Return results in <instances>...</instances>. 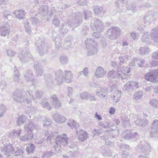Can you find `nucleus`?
Instances as JSON below:
<instances>
[{"label": "nucleus", "mask_w": 158, "mask_h": 158, "mask_svg": "<svg viewBox=\"0 0 158 158\" xmlns=\"http://www.w3.org/2000/svg\"><path fill=\"white\" fill-rule=\"evenodd\" d=\"M33 137V135L32 133L27 132L24 135H22L20 137V139L22 142L26 141L28 140H30Z\"/></svg>", "instance_id": "nucleus-28"}, {"label": "nucleus", "mask_w": 158, "mask_h": 158, "mask_svg": "<svg viewBox=\"0 0 158 158\" xmlns=\"http://www.w3.org/2000/svg\"><path fill=\"white\" fill-rule=\"evenodd\" d=\"M34 68L36 72V76L39 77L42 75L44 71L41 66L38 63H35L34 66Z\"/></svg>", "instance_id": "nucleus-20"}, {"label": "nucleus", "mask_w": 158, "mask_h": 158, "mask_svg": "<svg viewBox=\"0 0 158 158\" xmlns=\"http://www.w3.org/2000/svg\"><path fill=\"white\" fill-rule=\"evenodd\" d=\"M60 61L63 64H66L68 61V58L66 55H62L60 57Z\"/></svg>", "instance_id": "nucleus-44"}, {"label": "nucleus", "mask_w": 158, "mask_h": 158, "mask_svg": "<svg viewBox=\"0 0 158 158\" xmlns=\"http://www.w3.org/2000/svg\"><path fill=\"white\" fill-rule=\"evenodd\" d=\"M152 39L155 42L158 43V26L153 29L150 33Z\"/></svg>", "instance_id": "nucleus-21"}, {"label": "nucleus", "mask_w": 158, "mask_h": 158, "mask_svg": "<svg viewBox=\"0 0 158 158\" xmlns=\"http://www.w3.org/2000/svg\"><path fill=\"white\" fill-rule=\"evenodd\" d=\"M23 153V149L19 148L17 150L15 153L14 155L15 156H21L22 155Z\"/></svg>", "instance_id": "nucleus-61"}, {"label": "nucleus", "mask_w": 158, "mask_h": 158, "mask_svg": "<svg viewBox=\"0 0 158 158\" xmlns=\"http://www.w3.org/2000/svg\"><path fill=\"white\" fill-rule=\"evenodd\" d=\"M18 57L21 61L23 63L28 61L32 58L31 55L27 48L23 50L21 53L19 54Z\"/></svg>", "instance_id": "nucleus-9"}, {"label": "nucleus", "mask_w": 158, "mask_h": 158, "mask_svg": "<svg viewBox=\"0 0 158 158\" xmlns=\"http://www.w3.org/2000/svg\"><path fill=\"white\" fill-rule=\"evenodd\" d=\"M104 139L105 140L106 144L108 145H113V143L112 141L110 140L111 139V137L110 136L107 137L106 135H104Z\"/></svg>", "instance_id": "nucleus-48"}, {"label": "nucleus", "mask_w": 158, "mask_h": 158, "mask_svg": "<svg viewBox=\"0 0 158 158\" xmlns=\"http://www.w3.org/2000/svg\"><path fill=\"white\" fill-rule=\"evenodd\" d=\"M26 117L24 115H22L19 117L17 121V123L18 125H20L23 124L26 121Z\"/></svg>", "instance_id": "nucleus-46"}, {"label": "nucleus", "mask_w": 158, "mask_h": 158, "mask_svg": "<svg viewBox=\"0 0 158 158\" xmlns=\"http://www.w3.org/2000/svg\"><path fill=\"white\" fill-rule=\"evenodd\" d=\"M151 136L152 137L158 138V120H155L152 123Z\"/></svg>", "instance_id": "nucleus-15"}, {"label": "nucleus", "mask_w": 158, "mask_h": 158, "mask_svg": "<svg viewBox=\"0 0 158 158\" xmlns=\"http://www.w3.org/2000/svg\"><path fill=\"white\" fill-rule=\"evenodd\" d=\"M139 34L138 33L132 32L131 33V36L132 39L135 40H137L139 37Z\"/></svg>", "instance_id": "nucleus-57"}, {"label": "nucleus", "mask_w": 158, "mask_h": 158, "mask_svg": "<svg viewBox=\"0 0 158 158\" xmlns=\"http://www.w3.org/2000/svg\"><path fill=\"white\" fill-rule=\"evenodd\" d=\"M23 25L25 28L26 31L27 33H29L31 31V29L29 25V23L27 21L26 22L23 23Z\"/></svg>", "instance_id": "nucleus-55"}, {"label": "nucleus", "mask_w": 158, "mask_h": 158, "mask_svg": "<svg viewBox=\"0 0 158 158\" xmlns=\"http://www.w3.org/2000/svg\"><path fill=\"white\" fill-rule=\"evenodd\" d=\"M121 69L120 71L118 70V72H115L113 70L109 71L107 74V77L120 79L123 82L127 81L130 77V75L128 73H130V71L128 70V68L127 67L122 66Z\"/></svg>", "instance_id": "nucleus-2"}, {"label": "nucleus", "mask_w": 158, "mask_h": 158, "mask_svg": "<svg viewBox=\"0 0 158 158\" xmlns=\"http://www.w3.org/2000/svg\"><path fill=\"white\" fill-rule=\"evenodd\" d=\"M121 30L118 27H112L108 31V37L111 40H114L121 35Z\"/></svg>", "instance_id": "nucleus-7"}, {"label": "nucleus", "mask_w": 158, "mask_h": 158, "mask_svg": "<svg viewBox=\"0 0 158 158\" xmlns=\"http://www.w3.org/2000/svg\"><path fill=\"white\" fill-rule=\"evenodd\" d=\"M6 110V107L3 105H0V117H2Z\"/></svg>", "instance_id": "nucleus-56"}, {"label": "nucleus", "mask_w": 158, "mask_h": 158, "mask_svg": "<svg viewBox=\"0 0 158 158\" xmlns=\"http://www.w3.org/2000/svg\"><path fill=\"white\" fill-rule=\"evenodd\" d=\"M14 69L13 74V81L14 82L18 83L20 80V74L16 67H15Z\"/></svg>", "instance_id": "nucleus-35"}, {"label": "nucleus", "mask_w": 158, "mask_h": 158, "mask_svg": "<svg viewBox=\"0 0 158 158\" xmlns=\"http://www.w3.org/2000/svg\"><path fill=\"white\" fill-rule=\"evenodd\" d=\"M10 26L7 23H3L0 26V33L2 36H6L9 34Z\"/></svg>", "instance_id": "nucleus-14"}, {"label": "nucleus", "mask_w": 158, "mask_h": 158, "mask_svg": "<svg viewBox=\"0 0 158 158\" xmlns=\"http://www.w3.org/2000/svg\"><path fill=\"white\" fill-rule=\"evenodd\" d=\"M13 14L15 15L17 18L21 19H23L25 17L26 13L24 10H15Z\"/></svg>", "instance_id": "nucleus-31"}, {"label": "nucleus", "mask_w": 158, "mask_h": 158, "mask_svg": "<svg viewBox=\"0 0 158 158\" xmlns=\"http://www.w3.org/2000/svg\"><path fill=\"white\" fill-rule=\"evenodd\" d=\"M106 91L104 89L99 87L97 89L96 91V95L100 98H102L105 96Z\"/></svg>", "instance_id": "nucleus-34"}, {"label": "nucleus", "mask_w": 158, "mask_h": 158, "mask_svg": "<svg viewBox=\"0 0 158 158\" xmlns=\"http://www.w3.org/2000/svg\"><path fill=\"white\" fill-rule=\"evenodd\" d=\"M35 146L32 144H29L27 145L26 148L27 152L29 153H32L34 150Z\"/></svg>", "instance_id": "nucleus-47"}, {"label": "nucleus", "mask_w": 158, "mask_h": 158, "mask_svg": "<svg viewBox=\"0 0 158 158\" xmlns=\"http://www.w3.org/2000/svg\"><path fill=\"white\" fill-rule=\"evenodd\" d=\"M85 43L88 55H92L97 52V44L94 40L91 38L87 39Z\"/></svg>", "instance_id": "nucleus-5"}, {"label": "nucleus", "mask_w": 158, "mask_h": 158, "mask_svg": "<svg viewBox=\"0 0 158 158\" xmlns=\"http://www.w3.org/2000/svg\"><path fill=\"white\" fill-rule=\"evenodd\" d=\"M106 73V71L102 67H98L94 73L97 78H100L103 77Z\"/></svg>", "instance_id": "nucleus-24"}, {"label": "nucleus", "mask_w": 158, "mask_h": 158, "mask_svg": "<svg viewBox=\"0 0 158 158\" xmlns=\"http://www.w3.org/2000/svg\"><path fill=\"white\" fill-rule=\"evenodd\" d=\"M102 155L104 156H111L112 155L111 153L110 150L109 149H107L106 150H103L102 152Z\"/></svg>", "instance_id": "nucleus-51"}, {"label": "nucleus", "mask_w": 158, "mask_h": 158, "mask_svg": "<svg viewBox=\"0 0 158 158\" xmlns=\"http://www.w3.org/2000/svg\"><path fill=\"white\" fill-rule=\"evenodd\" d=\"M24 77L26 81L28 82H31V84L33 85V83L35 81V77L31 71L28 70L25 73Z\"/></svg>", "instance_id": "nucleus-19"}, {"label": "nucleus", "mask_w": 158, "mask_h": 158, "mask_svg": "<svg viewBox=\"0 0 158 158\" xmlns=\"http://www.w3.org/2000/svg\"><path fill=\"white\" fill-rule=\"evenodd\" d=\"M4 15V17L8 20H10L13 18L12 16L10 15V13L8 11H5Z\"/></svg>", "instance_id": "nucleus-54"}, {"label": "nucleus", "mask_w": 158, "mask_h": 158, "mask_svg": "<svg viewBox=\"0 0 158 158\" xmlns=\"http://www.w3.org/2000/svg\"><path fill=\"white\" fill-rule=\"evenodd\" d=\"M48 6H41L39 9V13L40 15L43 16H47L48 14Z\"/></svg>", "instance_id": "nucleus-30"}, {"label": "nucleus", "mask_w": 158, "mask_h": 158, "mask_svg": "<svg viewBox=\"0 0 158 158\" xmlns=\"http://www.w3.org/2000/svg\"><path fill=\"white\" fill-rule=\"evenodd\" d=\"M138 149H139V151L146 154H148L151 151L152 148L147 142L143 141L140 142Z\"/></svg>", "instance_id": "nucleus-10"}, {"label": "nucleus", "mask_w": 158, "mask_h": 158, "mask_svg": "<svg viewBox=\"0 0 158 158\" xmlns=\"http://www.w3.org/2000/svg\"><path fill=\"white\" fill-rule=\"evenodd\" d=\"M121 93V92L120 91H116L113 95L111 97L112 102L115 103L118 102L120 100Z\"/></svg>", "instance_id": "nucleus-27"}, {"label": "nucleus", "mask_w": 158, "mask_h": 158, "mask_svg": "<svg viewBox=\"0 0 158 158\" xmlns=\"http://www.w3.org/2000/svg\"><path fill=\"white\" fill-rule=\"evenodd\" d=\"M55 153L51 151H45L43 152L42 154V158H50L54 155Z\"/></svg>", "instance_id": "nucleus-37"}, {"label": "nucleus", "mask_w": 158, "mask_h": 158, "mask_svg": "<svg viewBox=\"0 0 158 158\" xmlns=\"http://www.w3.org/2000/svg\"><path fill=\"white\" fill-rule=\"evenodd\" d=\"M144 77L145 80L151 82H158V70H150L145 75Z\"/></svg>", "instance_id": "nucleus-6"}, {"label": "nucleus", "mask_w": 158, "mask_h": 158, "mask_svg": "<svg viewBox=\"0 0 158 158\" xmlns=\"http://www.w3.org/2000/svg\"><path fill=\"white\" fill-rule=\"evenodd\" d=\"M14 99L18 102H23L25 101L27 103L31 102V99H34L33 96L31 95V93L28 91H27L25 93L24 95L22 91L16 90L14 93Z\"/></svg>", "instance_id": "nucleus-4"}, {"label": "nucleus", "mask_w": 158, "mask_h": 158, "mask_svg": "<svg viewBox=\"0 0 158 158\" xmlns=\"http://www.w3.org/2000/svg\"><path fill=\"white\" fill-rule=\"evenodd\" d=\"M142 41L145 43L146 44H149L151 42V40L148 32H146L143 34L141 39Z\"/></svg>", "instance_id": "nucleus-38"}, {"label": "nucleus", "mask_w": 158, "mask_h": 158, "mask_svg": "<svg viewBox=\"0 0 158 158\" xmlns=\"http://www.w3.org/2000/svg\"><path fill=\"white\" fill-rule=\"evenodd\" d=\"M120 148L123 152H126V151L128 149L129 146L127 144H123L120 146Z\"/></svg>", "instance_id": "nucleus-60"}, {"label": "nucleus", "mask_w": 158, "mask_h": 158, "mask_svg": "<svg viewBox=\"0 0 158 158\" xmlns=\"http://www.w3.org/2000/svg\"><path fill=\"white\" fill-rule=\"evenodd\" d=\"M93 10L95 14L101 16H103L105 12L102 7L98 6H94L93 7Z\"/></svg>", "instance_id": "nucleus-22"}, {"label": "nucleus", "mask_w": 158, "mask_h": 158, "mask_svg": "<svg viewBox=\"0 0 158 158\" xmlns=\"http://www.w3.org/2000/svg\"><path fill=\"white\" fill-rule=\"evenodd\" d=\"M138 65L140 67H144L145 65V62L144 60L143 59H138Z\"/></svg>", "instance_id": "nucleus-64"}, {"label": "nucleus", "mask_w": 158, "mask_h": 158, "mask_svg": "<svg viewBox=\"0 0 158 158\" xmlns=\"http://www.w3.org/2000/svg\"><path fill=\"white\" fill-rule=\"evenodd\" d=\"M35 98H34V99L35 102H38L40 101V102H41V101L42 99H44V98H43L44 95V93L41 91L40 90H37L35 91ZM32 99H31V100Z\"/></svg>", "instance_id": "nucleus-26"}, {"label": "nucleus", "mask_w": 158, "mask_h": 158, "mask_svg": "<svg viewBox=\"0 0 158 158\" xmlns=\"http://www.w3.org/2000/svg\"><path fill=\"white\" fill-rule=\"evenodd\" d=\"M53 118L55 121L58 123H63L65 122L66 118L63 115L55 113L52 115Z\"/></svg>", "instance_id": "nucleus-23"}, {"label": "nucleus", "mask_w": 158, "mask_h": 158, "mask_svg": "<svg viewBox=\"0 0 158 158\" xmlns=\"http://www.w3.org/2000/svg\"><path fill=\"white\" fill-rule=\"evenodd\" d=\"M52 99V104L56 108H59L61 107V104L58 99L56 95L53 94L51 96Z\"/></svg>", "instance_id": "nucleus-32"}, {"label": "nucleus", "mask_w": 158, "mask_h": 158, "mask_svg": "<svg viewBox=\"0 0 158 158\" xmlns=\"http://www.w3.org/2000/svg\"><path fill=\"white\" fill-rule=\"evenodd\" d=\"M150 105L154 108H158V101L156 99H153L150 101Z\"/></svg>", "instance_id": "nucleus-53"}, {"label": "nucleus", "mask_w": 158, "mask_h": 158, "mask_svg": "<svg viewBox=\"0 0 158 158\" xmlns=\"http://www.w3.org/2000/svg\"><path fill=\"white\" fill-rule=\"evenodd\" d=\"M136 65H138V59L136 58L133 59L129 64V65L130 66H135Z\"/></svg>", "instance_id": "nucleus-59"}, {"label": "nucleus", "mask_w": 158, "mask_h": 158, "mask_svg": "<svg viewBox=\"0 0 158 158\" xmlns=\"http://www.w3.org/2000/svg\"><path fill=\"white\" fill-rule=\"evenodd\" d=\"M69 147L72 150L71 152H76L78 150L77 146L75 143L70 142Z\"/></svg>", "instance_id": "nucleus-43"}, {"label": "nucleus", "mask_w": 158, "mask_h": 158, "mask_svg": "<svg viewBox=\"0 0 158 158\" xmlns=\"http://www.w3.org/2000/svg\"><path fill=\"white\" fill-rule=\"evenodd\" d=\"M76 133L79 140L84 141L86 139L88 135V133L83 130H77Z\"/></svg>", "instance_id": "nucleus-17"}, {"label": "nucleus", "mask_w": 158, "mask_h": 158, "mask_svg": "<svg viewBox=\"0 0 158 158\" xmlns=\"http://www.w3.org/2000/svg\"><path fill=\"white\" fill-rule=\"evenodd\" d=\"M137 120H135L136 124L139 126L143 127L145 126L148 123V122L145 118L143 119L137 118Z\"/></svg>", "instance_id": "nucleus-33"}, {"label": "nucleus", "mask_w": 158, "mask_h": 158, "mask_svg": "<svg viewBox=\"0 0 158 158\" xmlns=\"http://www.w3.org/2000/svg\"><path fill=\"white\" fill-rule=\"evenodd\" d=\"M143 95V92L139 91L135 92L133 94V98L135 100H138L141 99Z\"/></svg>", "instance_id": "nucleus-42"}, {"label": "nucleus", "mask_w": 158, "mask_h": 158, "mask_svg": "<svg viewBox=\"0 0 158 158\" xmlns=\"http://www.w3.org/2000/svg\"><path fill=\"white\" fill-rule=\"evenodd\" d=\"M40 103L43 107L47 108L48 110L51 109L50 104L47 102V99L44 98V99H42Z\"/></svg>", "instance_id": "nucleus-39"}, {"label": "nucleus", "mask_w": 158, "mask_h": 158, "mask_svg": "<svg viewBox=\"0 0 158 158\" xmlns=\"http://www.w3.org/2000/svg\"><path fill=\"white\" fill-rule=\"evenodd\" d=\"M52 34L53 40H55V41H56L57 40H59V39H60V36L59 35H58L56 32L54 31H52Z\"/></svg>", "instance_id": "nucleus-63"}, {"label": "nucleus", "mask_w": 158, "mask_h": 158, "mask_svg": "<svg viewBox=\"0 0 158 158\" xmlns=\"http://www.w3.org/2000/svg\"><path fill=\"white\" fill-rule=\"evenodd\" d=\"M137 132H135L132 133L131 131L130 130H127L123 132L122 135V137L126 139H132L138 135Z\"/></svg>", "instance_id": "nucleus-16"}, {"label": "nucleus", "mask_w": 158, "mask_h": 158, "mask_svg": "<svg viewBox=\"0 0 158 158\" xmlns=\"http://www.w3.org/2000/svg\"><path fill=\"white\" fill-rule=\"evenodd\" d=\"M89 94L87 92H82L80 94V97L81 99L83 100H87Z\"/></svg>", "instance_id": "nucleus-58"}, {"label": "nucleus", "mask_w": 158, "mask_h": 158, "mask_svg": "<svg viewBox=\"0 0 158 158\" xmlns=\"http://www.w3.org/2000/svg\"><path fill=\"white\" fill-rule=\"evenodd\" d=\"M90 26L94 30L99 33L102 31L103 25L99 19L94 18L91 20Z\"/></svg>", "instance_id": "nucleus-8"}, {"label": "nucleus", "mask_w": 158, "mask_h": 158, "mask_svg": "<svg viewBox=\"0 0 158 158\" xmlns=\"http://www.w3.org/2000/svg\"><path fill=\"white\" fill-rule=\"evenodd\" d=\"M127 2V0H118L116 2V5L117 7H119L121 9V7L126 6Z\"/></svg>", "instance_id": "nucleus-41"}, {"label": "nucleus", "mask_w": 158, "mask_h": 158, "mask_svg": "<svg viewBox=\"0 0 158 158\" xmlns=\"http://www.w3.org/2000/svg\"><path fill=\"white\" fill-rule=\"evenodd\" d=\"M126 7L128 10H131L132 12H134L136 11L135 5L133 3L128 4Z\"/></svg>", "instance_id": "nucleus-45"}, {"label": "nucleus", "mask_w": 158, "mask_h": 158, "mask_svg": "<svg viewBox=\"0 0 158 158\" xmlns=\"http://www.w3.org/2000/svg\"><path fill=\"white\" fill-rule=\"evenodd\" d=\"M157 18V15H156V13H153V14H151L150 15H146L144 19L145 21L150 23L156 19Z\"/></svg>", "instance_id": "nucleus-25"}, {"label": "nucleus", "mask_w": 158, "mask_h": 158, "mask_svg": "<svg viewBox=\"0 0 158 158\" xmlns=\"http://www.w3.org/2000/svg\"><path fill=\"white\" fill-rule=\"evenodd\" d=\"M139 54L144 55L149 54L150 52V49L146 46L141 47L139 49Z\"/></svg>", "instance_id": "nucleus-36"}, {"label": "nucleus", "mask_w": 158, "mask_h": 158, "mask_svg": "<svg viewBox=\"0 0 158 158\" xmlns=\"http://www.w3.org/2000/svg\"><path fill=\"white\" fill-rule=\"evenodd\" d=\"M52 23L56 26L58 27L59 26L60 22L58 19L54 17L52 20Z\"/></svg>", "instance_id": "nucleus-62"}, {"label": "nucleus", "mask_w": 158, "mask_h": 158, "mask_svg": "<svg viewBox=\"0 0 158 158\" xmlns=\"http://www.w3.org/2000/svg\"><path fill=\"white\" fill-rule=\"evenodd\" d=\"M66 134H63L58 135L56 137V143L60 146L61 145L66 146L68 143V138L66 136Z\"/></svg>", "instance_id": "nucleus-11"}, {"label": "nucleus", "mask_w": 158, "mask_h": 158, "mask_svg": "<svg viewBox=\"0 0 158 158\" xmlns=\"http://www.w3.org/2000/svg\"><path fill=\"white\" fill-rule=\"evenodd\" d=\"M73 18L71 22L68 20L65 24L63 23L61 24L60 31L63 34L67 33L69 31V28L73 27H76L81 23L82 15L81 13L76 12L73 14Z\"/></svg>", "instance_id": "nucleus-1"}, {"label": "nucleus", "mask_w": 158, "mask_h": 158, "mask_svg": "<svg viewBox=\"0 0 158 158\" xmlns=\"http://www.w3.org/2000/svg\"><path fill=\"white\" fill-rule=\"evenodd\" d=\"M15 150L12 144H10L1 148V151L4 155L10 156Z\"/></svg>", "instance_id": "nucleus-13"}, {"label": "nucleus", "mask_w": 158, "mask_h": 158, "mask_svg": "<svg viewBox=\"0 0 158 158\" xmlns=\"http://www.w3.org/2000/svg\"><path fill=\"white\" fill-rule=\"evenodd\" d=\"M24 128L26 131H28V132L32 133L33 131L35 128V126L32 122H30L25 125Z\"/></svg>", "instance_id": "nucleus-29"}, {"label": "nucleus", "mask_w": 158, "mask_h": 158, "mask_svg": "<svg viewBox=\"0 0 158 158\" xmlns=\"http://www.w3.org/2000/svg\"><path fill=\"white\" fill-rule=\"evenodd\" d=\"M39 41L40 42H38V43H37L36 45L40 54L42 55L46 51L48 48L44 42L40 41Z\"/></svg>", "instance_id": "nucleus-18"}, {"label": "nucleus", "mask_w": 158, "mask_h": 158, "mask_svg": "<svg viewBox=\"0 0 158 158\" xmlns=\"http://www.w3.org/2000/svg\"><path fill=\"white\" fill-rule=\"evenodd\" d=\"M64 74L63 76V72L60 70H57L55 72V79L59 85L61 84L64 80L67 83H70L72 81V74L70 71L65 70Z\"/></svg>", "instance_id": "nucleus-3"}, {"label": "nucleus", "mask_w": 158, "mask_h": 158, "mask_svg": "<svg viewBox=\"0 0 158 158\" xmlns=\"http://www.w3.org/2000/svg\"><path fill=\"white\" fill-rule=\"evenodd\" d=\"M67 124L72 129L74 128H77L79 125L73 119L69 120L68 121Z\"/></svg>", "instance_id": "nucleus-40"}, {"label": "nucleus", "mask_w": 158, "mask_h": 158, "mask_svg": "<svg viewBox=\"0 0 158 158\" xmlns=\"http://www.w3.org/2000/svg\"><path fill=\"white\" fill-rule=\"evenodd\" d=\"M92 13L89 10H85L84 11V18L85 19H87L89 18L92 17Z\"/></svg>", "instance_id": "nucleus-50"}, {"label": "nucleus", "mask_w": 158, "mask_h": 158, "mask_svg": "<svg viewBox=\"0 0 158 158\" xmlns=\"http://www.w3.org/2000/svg\"><path fill=\"white\" fill-rule=\"evenodd\" d=\"M99 124L100 126L106 129L110 127V123L106 121L100 122Z\"/></svg>", "instance_id": "nucleus-49"}, {"label": "nucleus", "mask_w": 158, "mask_h": 158, "mask_svg": "<svg viewBox=\"0 0 158 158\" xmlns=\"http://www.w3.org/2000/svg\"><path fill=\"white\" fill-rule=\"evenodd\" d=\"M30 20L32 24L35 26H37L39 22V21L36 17H31Z\"/></svg>", "instance_id": "nucleus-52"}, {"label": "nucleus", "mask_w": 158, "mask_h": 158, "mask_svg": "<svg viewBox=\"0 0 158 158\" xmlns=\"http://www.w3.org/2000/svg\"><path fill=\"white\" fill-rule=\"evenodd\" d=\"M139 87V85L137 82L133 81H128L123 86V89L125 91H131L134 89L138 88Z\"/></svg>", "instance_id": "nucleus-12"}]
</instances>
